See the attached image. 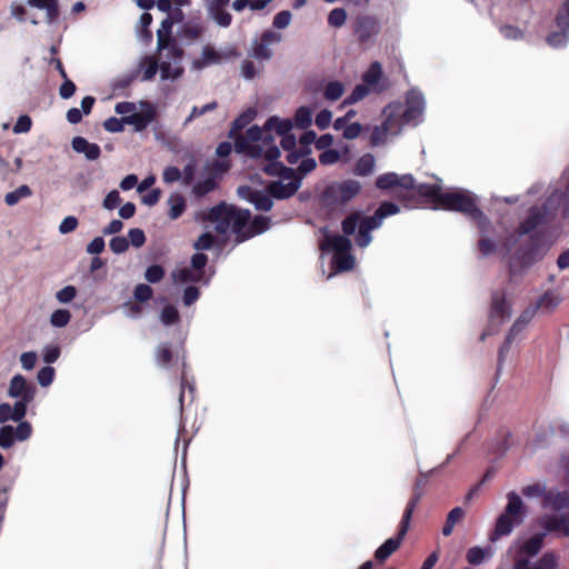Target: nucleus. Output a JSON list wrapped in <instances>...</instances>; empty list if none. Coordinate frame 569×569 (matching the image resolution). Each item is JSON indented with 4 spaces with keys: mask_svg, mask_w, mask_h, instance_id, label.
<instances>
[{
    "mask_svg": "<svg viewBox=\"0 0 569 569\" xmlns=\"http://www.w3.org/2000/svg\"><path fill=\"white\" fill-rule=\"evenodd\" d=\"M77 293L74 286H66L56 292V299L60 303H69L77 297Z\"/></svg>",
    "mask_w": 569,
    "mask_h": 569,
    "instance_id": "de8ad7c7",
    "label": "nucleus"
},
{
    "mask_svg": "<svg viewBox=\"0 0 569 569\" xmlns=\"http://www.w3.org/2000/svg\"><path fill=\"white\" fill-rule=\"evenodd\" d=\"M545 508L555 510L569 509V493L549 490L545 495Z\"/></svg>",
    "mask_w": 569,
    "mask_h": 569,
    "instance_id": "c85d7f7f",
    "label": "nucleus"
},
{
    "mask_svg": "<svg viewBox=\"0 0 569 569\" xmlns=\"http://www.w3.org/2000/svg\"><path fill=\"white\" fill-rule=\"evenodd\" d=\"M178 317L179 315L177 309L172 306H167L163 308L160 319L162 323L171 325L178 320Z\"/></svg>",
    "mask_w": 569,
    "mask_h": 569,
    "instance_id": "774afa93",
    "label": "nucleus"
},
{
    "mask_svg": "<svg viewBox=\"0 0 569 569\" xmlns=\"http://www.w3.org/2000/svg\"><path fill=\"white\" fill-rule=\"evenodd\" d=\"M332 121V112L328 109H323L321 110L317 117H316V126L321 129V130H325L327 129L330 123Z\"/></svg>",
    "mask_w": 569,
    "mask_h": 569,
    "instance_id": "052dcab7",
    "label": "nucleus"
},
{
    "mask_svg": "<svg viewBox=\"0 0 569 569\" xmlns=\"http://www.w3.org/2000/svg\"><path fill=\"white\" fill-rule=\"evenodd\" d=\"M128 241H130V243L136 248H140L146 241L144 232L139 228L130 229L128 232Z\"/></svg>",
    "mask_w": 569,
    "mask_h": 569,
    "instance_id": "680f3d73",
    "label": "nucleus"
},
{
    "mask_svg": "<svg viewBox=\"0 0 569 569\" xmlns=\"http://www.w3.org/2000/svg\"><path fill=\"white\" fill-rule=\"evenodd\" d=\"M361 190V184L357 180L348 179L333 182L327 187L323 198L330 204H345L352 200Z\"/></svg>",
    "mask_w": 569,
    "mask_h": 569,
    "instance_id": "ddd939ff",
    "label": "nucleus"
},
{
    "mask_svg": "<svg viewBox=\"0 0 569 569\" xmlns=\"http://www.w3.org/2000/svg\"><path fill=\"white\" fill-rule=\"evenodd\" d=\"M133 295L136 300L143 302L152 297V289L150 286L141 283L136 287Z\"/></svg>",
    "mask_w": 569,
    "mask_h": 569,
    "instance_id": "338daca9",
    "label": "nucleus"
},
{
    "mask_svg": "<svg viewBox=\"0 0 569 569\" xmlns=\"http://www.w3.org/2000/svg\"><path fill=\"white\" fill-rule=\"evenodd\" d=\"M509 316V307L501 293H496L492 297V306L490 311V323L499 325L506 317Z\"/></svg>",
    "mask_w": 569,
    "mask_h": 569,
    "instance_id": "a878e982",
    "label": "nucleus"
},
{
    "mask_svg": "<svg viewBox=\"0 0 569 569\" xmlns=\"http://www.w3.org/2000/svg\"><path fill=\"white\" fill-rule=\"evenodd\" d=\"M345 92V87L339 81H331L326 84L323 96L326 99L335 101L338 100Z\"/></svg>",
    "mask_w": 569,
    "mask_h": 569,
    "instance_id": "79ce46f5",
    "label": "nucleus"
},
{
    "mask_svg": "<svg viewBox=\"0 0 569 569\" xmlns=\"http://www.w3.org/2000/svg\"><path fill=\"white\" fill-rule=\"evenodd\" d=\"M214 187H216L214 178L209 177L202 181H198L193 187V192L197 196H203V194L210 192L211 190H213Z\"/></svg>",
    "mask_w": 569,
    "mask_h": 569,
    "instance_id": "603ef678",
    "label": "nucleus"
},
{
    "mask_svg": "<svg viewBox=\"0 0 569 569\" xmlns=\"http://www.w3.org/2000/svg\"><path fill=\"white\" fill-rule=\"evenodd\" d=\"M20 423L14 429V437L19 441H24L30 438L32 433V427L28 421H19Z\"/></svg>",
    "mask_w": 569,
    "mask_h": 569,
    "instance_id": "4d7b16f0",
    "label": "nucleus"
},
{
    "mask_svg": "<svg viewBox=\"0 0 569 569\" xmlns=\"http://www.w3.org/2000/svg\"><path fill=\"white\" fill-rule=\"evenodd\" d=\"M370 91H372V89L365 82L356 86L351 94L343 100L342 106L353 104L362 100L369 94Z\"/></svg>",
    "mask_w": 569,
    "mask_h": 569,
    "instance_id": "58836bf2",
    "label": "nucleus"
},
{
    "mask_svg": "<svg viewBox=\"0 0 569 569\" xmlns=\"http://www.w3.org/2000/svg\"><path fill=\"white\" fill-rule=\"evenodd\" d=\"M164 276V270L161 266L153 264L146 270L144 278L151 283L159 282Z\"/></svg>",
    "mask_w": 569,
    "mask_h": 569,
    "instance_id": "864d4df0",
    "label": "nucleus"
},
{
    "mask_svg": "<svg viewBox=\"0 0 569 569\" xmlns=\"http://www.w3.org/2000/svg\"><path fill=\"white\" fill-rule=\"evenodd\" d=\"M382 122L373 127L370 143L372 146H383L395 137L402 132L405 126H408L405 120L401 103H390L386 106L381 113Z\"/></svg>",
    "mask_w": 569,
    "mask_h": 569,
    "instance_id": "0eeeda50",
    "label": "nucleus"
},
{
    "mask_svg": "<svg viewBox=\"0 0 569 569\" xmlns=\"http://www.w3.org/2000/svg\"><path fill=\"white\" fill-rule=\"evenodd\" d=\"M213 20L221 27H228L231 23V14L223 10V8H217L214 10H208Z\"/></svg>",
    "mask_w": 569,
    "mask_h": 569,
    "instance_id": "3c124183",
    "label": "nucleus"
},
{
    "mask_svg": "<svg viewBox=\"0 0 569 569\" xmlns=\"http://www.w3.org/2000/svg\"><path fill=\"white\" fill-rule=\"evenodd\" d=\"M316 141H317V134H316L315 131H307V132H305L300 137L299 141H297L296 148H293L291 150H287V152H288V154H287L288 162L291 163V164H295V163H298L300 158H302L305 156H309L311 153L310 146L312 143L316 144Z\"/></svg>",
    "mask_w": 569,
    "mask_h": 569,
    "instance_id": "6ab92c4d",
    "label": "nucleus"
},
{
    "mask_svg": "<svg viewBox=\"0 0 569 569\" xmlns=\"http://www.w3.org/2000/svg\"><path fill=\"white\" fill-rule=\"evenodd\" d=\"M121 202L120 193L118 190L110 191L104 200H103V208L107 210H113L117 208Z\"/></svg>",
    "mask_w": 569,
    "mask_h": 569,
    "instance_id": "69168bd1",
    "label": "nucleus"
},
{
    "mask_svg": "<svg viewBox=\"0 0 569 569\" xmlns=\"http://www.w3.org/2000/svg\"><path fill=\"white\" fill-rule=\"evenodd\" d=\"M14 440V428L12 426H3L0 428V447L8 449L13 446Z\"/></svg>",
    "mask_w": 569,
    "mask_h": 569,
    "instance_id": "c03bdc74",
    "label": "nucleus"
},
{
    "mask_svg": "<svg viewBox=\"0 0 569 569\" xmlns=\"http://www.w3.org/2000/svg\"><path fill=\"white\" fill-rule=\"evenodd\" d=\"M207 256L203 253H196L191 258L189 267H178L172 272V280L176 284H186L189 282H208L209 278L204 279V266L207 264Z\"/></svg>",
    "mask_w": 569,
    "mask_h": 569,
    "instance_id": "f8f14e48",
    "label": "nucleus"
},
{
    "mask_svg": "<svg viewBox=\"0 0 569 569\" xmlns=\"http://www.w3.org/2000/svg\"><path fill=\"white\" fill-rule=\"evenodd\" d=\"M546 533H536L529 538H520L516 540L509 551L515 557V569H526L528 557H532L539 552L542 547Z\"/></svg>",
    "mask_w": 569,
    "mask_h": 569,
    "instance_id": "9b49d317",
    "label": "nucleus"
},
{
    "mask_svg": "<svg viewBox=\"0 0 569 569\" xmlns=\"http://www.w3.org/2000/svg\"><path fill=\"white\" fill-rule=\"evenodd\" d=\"M158 70V59L151 56H143L139 59L137 67L132 71L117 81L116 88H126L137 79L151 81Z\"/></svg>",
    "mask_w": 569,
    "mask_h": 569,
    "instance_id": "2eb2a0df",
    "label": "nucleus"
},
{
    "mask_svg": "<svg viewBox=\"0 0 569 569\" xmlns=\"http://www.w3.org/2000/svg\"><path fill=\"white\" fill-rule=\"evenodd\" d=\"M399 212V207L392 202H382L373 216H365L361 212H353L342 222L343 232L348 236L355 234L356 243L365 248L371 242L370 231L379 228L386 217Z\"/></svg>",
    "mask_w": 569,
    "mask_h": 569,
    "instance_id": "20e7f679",
    "label": "nucleus"
},
{
    "mask_svg": "<svg viewBox=\"0 0 569 569\" xmlns=\"http://www.w3.org/2000/svg\"><path fill=\"white\" fill-rule=\"evenodd\" d=\"M238 193L243 199H247L251 202L258 210L268 211L272 207V200L269 196L252 190L249 186H241L238 188Z\"/></svg>",
    "mask_w": 569,
    "mask_h": 569,
    "instance_id": "4be33fe9",
    "label": "nucleus"
},
{
    "mask_svg": "<svg viewBox=\"0 0 569 569\" xmlns=\"http://www.w3.org/2000/svg\"><path fill=\"white\" fill-rule=\"evenodd\" d=\"M539 521L547 532L569 537V515L543 516Z\"/></svg>",
    "mask_w": 569,
    "mask_h": 569,
    "instance_id": "412c9836",
    "label": "nucleus"
},
{
    "mask_svg": "<svg viewBox=\"0 0 569 569\" xmlns=\"http://www.w3.org/2000/svg\"><path fill=\"white\" fill-rule=\"evenodd\" d=\"M342 153L336 149H328L320 153L319 161L323 166H331L340 161Z\"/></svg>",
    "mask_w": 569,
    "mask_h": 569,
    "instance_id": "09e8293b",
    "label": "nucleus"
},
{
    "mask_svg": "<svg viewBox=\"0 0 569 569\" xmlns=\"http://www.w3.org/2000/svg\"><path fill=\"white\" fill-rule=\"evenodd\" d=\"M522 493L529 498L542 497V499H545V495L548 493V491L543 483L536 482V483L528 485L525 488H522ZM542 505L545 506V500H542Z\"/></svg>",
    "mask_w": 569,
    "mask_h": 569,
    "instance_id": "37998d69",
    "label": "nucleus"
},
{
    "mask_svg": "<svg viewBox=\"0 0 569 569\" xmlns=\"http://www.w3.org/2000/svg\"><path fill=\"white\" fill-rule=\"evenodd\" d=\"M376 187L380 190L391 191L402 199H406L408 193L416 191L419 196L432 202L436 208L470 213L481 232L489 224L482 212L478 210L476 198L467 190L451 189L442 191L439 184L425 183L416 187L411 174H398L396 172L380 174L376 180Z\"/></svg>",
    "mask_w": 569,
    "mask_h": 569,
    "instance_id": "f257e3e1",
    "label": "nucleus"
},
{
    "mask_svg": "<svg viewBox=\"0 0 569 569\" xmlns=\"http://www.w3.org/2000/svg\"><path fill=\"white\" fill-rule=\"evenodd\" d=\"M312 112L308 107H300L295 113V126L300 129H306L311 124Z\"/></svg>",
    "mask_w": 569,
    "mask_h": 569,
    "instance_id": "a19ab883",
    "label": "nucleus"
},
{
    "mask_svg": "<svg viewBox=\"0 0 569 569\" xmlns=\"http://www.w3.org/2000/svg\"><path fill=\"white\" fill-rule=\"evenodd\" d=\"M540 258H541V254H539L538 252H533V253L526 254L521 258L520 257L513 258L511 260L510 264H511L512 269H516V268H518V266H520V267L530 266L531 263L539 260Z\"/></svg>",
    "mask_w": 569,
    "mask_h": 569,
    "instance_id": "6e6d98bb",
    "label": "nucleus"
},
{
    "mask_svg": "<svg viewBox=\"0 0 569 569\" xmlns=\"http://www.w3.org/2000/svg\"><path fill=\"white\" fill-rule=\"evenodd\" d=\"M560 207L565 213H569V187L565 192L552 190L540 204L530 207L527 218L519 226V234H527L545 223Z\"/></svg>",
    "mask_w": 569,
    "mask_h": 569,
    "instance_id": "39448f33",
    "label": "nucleus"
},
{
    "mask_svg": "<svg viewBox=\"0 0 569 569\" xmlns=\"http://www.w3.org/2000/svg\"><path fill=\"white\" fill-rule=\"evenodd\" d=\"M507 506L496 520L489 540L496 542L501 537L509 536L513 528L521 525L525 518V505L518 493L511 491L507 495Z\"/></svg>",
    "mask_w": 569,
    "mask_h": 569,
    "instance_id": "6e6552de",
    "label": "nucleus"
},
{
    "mask_svg": "<svg viewBox=\"0 0 569 569\" xmlns=\"http://www.w3.org/2000/svg\"><path fill=\"white\" fill-rule=\"evenodd\" d=\"M238 56L239 53L237 49L232 46L223 49H216L214 47L207 44L203 47L200 57L193 59L191 68L193 70H201L212 64L223 63L224 61Z\"/></svg>",
    "mask_w": 569,
    "mask_h": 569,
    "instance_id": "4468645a",
    "label": "nucleus"
},
{
    "mask_svg": "<svg viewBox=\"0 0 569 569\" xmlns=\"http://www.w3.org/2000/svg\"><path fill=\"white\" fill-rule=\"evenodd\" d=\"M217 108V103L216 102H210V103H207L202 107H193L190 114L186 118L184 122H183V127H187L190 122H192L196 118L209 112V111H212Z\"/></svg>",
    "mask_w": 569,
    "mask_h": 569,
    "instance_id": "49530a36",
    "label": "nucleus"
},
{
    "mask_svg": "<svg viewBox=\"0 0 569 569\" xmlns=\"http://www.w3.org/2000/svg\"><path fill=\"white\" fill-rule=\"evenodd\" d=\"M495 553V548L491 546L479 547L475 546L468 549L466 553V559L470 565H481L485 561L489 560Z\"/></svg>",
    "mask_w": 569,
    "mask_h": 569,
    "instance_id": "cd10ccee",
    "label": "nucleus"
},
{
    "mask_svg": "<svg viewBox=\"0 0 569 569\" xmlns=\"http://www.w3.org/2000/svg\"><path fill=\"white\" fill-rule=\"evenodd\" d=\"M181 19V11L179 9L171 12V14L166 18L161 27L158 29V50H163V48L172 46L173 43H170L169 41V34L171 32L172 24L176 20Z\"/></svg>",
    "mask_w": 569,
    "mask_h": 569,
    "instance_id": "b1692460",
    "label": "nucleus"
},
{
    "mask_svg": "<svg viewBox=\"0 0 569 569\" xmlns=\"http://www.w3.org/2000/svg\"><path fill=\"white\" fill-rule=\"evenodd\" d=\"M376 168V159L372 154L366 153L360 157L355 166V174L366 177L371 174Z\"/></svg>",
    "mask_w": 569,
    "mask_h": 569,
    "instance_id": "7c9ffc66",
    "label": "nucleus"
},
{
    "mask_svg": "<svg viewBox=\"0 0 569 569\" xmlns=\"http://www.w3.org/2000/svg\"><path fill=\"white\" fill-rule=\"evenodd\" d=\"M257 166L267 174L278 178L276 181L268 182L266 188L276 198H288L292 196L300 187V178L296 176L292 169L283 167L277 160L254 159Z\"/></svg>",
    "mask_w": 569,
    "mask_h": 569,
    "instance_id": "423d86ee",
    "label": "nucleus"
},
{
    "mask_svg": "<svg viewBox=\"0 0 569 569\" xmlns=\"http://www.w3.org/2000/svg\"><path fill=\"white\" fill-rule=\"evenodd\" d=\"M30 7L44 10L48 23H52L59 16L58 0H28Z\"/></svg>",
    "mask_w": 569,
    "mask_h": 569,
    "instance_id": "c756f323",
    "label": "nucleus"
},
{
    "mask_svg": "<svg viewBox=\"0 0 569 569\" xmlns=\"http://www.w3.org/2000/svg\"><path fill=\"white\" fill-rule=\"evenodd\" d=\"M172 358V353L170 348L167 345H160L156 349V362L159 367L166 368L168 367L170 360Z\"/></svg>",
    "mask_w": 569,
    "mask_h": 569,
    "instance_id": "a18cd8bd",
    "label": "nucleus"
},
{
    "mask_svg": "<svg viewBox=\"0 0 569 569\" xmlns=\"http://www.w3.org/2000/svg\"><path fill=\"white\" fill-rule=\"evenodd\" d=\"M347 19V13L343 9L336 8L331 10L328 17V22L332 27H341Z\"/></svg>",
    "mask_w": 569,
    "mask_h": 569,
    "instance_id": "5fc2aeb1",
    "label": "nucleus"
},
{
    "mask_svg": "<svg viewBox=\"0 0 569 569\" xmlns=\"http://www.w3.org/2000/svg\"><path fill=\"white\" fill-rule=\"evenodd\" d=\"M426 101L423 94L412 89L408 92L406 106H402V112L408 126H418L423 121Z\"/></svg>",
    "mask_w": 569,
    "mask_h": 569,
    "instance_id": "f3484780",
    "label": "nucleus"
},
{
    "mask_svg": "<svg viewBox=\"0 0 569 569\" xmlns=\"http://www.w3.org/2000/svg\"><path fill=\"white\" fill-rule=\"evenodd\" d=\"M123 121L128 124L136 126L137 130H142L147 127L149 120L146 119L142 114L137 113L136 111L127 117H123Z\"/></svg>",
    "mask_w": 569,
    "mask_h": 569,
    "instance_id": "13d9d810",
    "label": "nucleus"
},
{
    "mask_svg": "<svg viewBox=\"0 0 569 569\" xmlns=\"http://www.w3.org/2000/svg\"><path fill=\"white\" fill-rule=\"evenodd\" d=\"M71 320V312L67 309H57L50 316V325L54 328H63Z\"/></svg>",
    "mask_w": 569,
    "mask_h": 569,
    "instance_id": "ea45409f",
    "label": "nucleus"
},
{
    "mask_svg": "<svg viewBox=\"0 0 569 569\" xmlns=\"http://www.w3.org/2000/svg\"><path fill=\"white\" fill-rule=\"evenodd\" d=\"M38 356L34 351L23 352L20 356V363L24 370H32L37 363Z\"/></svg>",
    "mask_w": 569,
    "mask_h": 569,
    "instance_id": "0e129e2a",
    "label": "nucleus"
},
{
    "mask_svg": "<svg viewBox=\"0 0 569 569\" xmlns=\"http://www.w3.org/2000/svg\"><path fill=\"white\" fill-rule=\"evenodd\" d=\"M558 559L555 553L546 552L532 566L527 562L526 569H556Z\"/></svg>",
    "mask_w": 569,
    "mask_h": 569,
    "instance_id": "4c0bfd02",
    "label": "nucleus"
},
{
    "mask_svg": "<svg viewBox=\"0 0 569 569\" xmlns=\"http://www.w3.org/2000/svg\"><path fill=\"white\" fill-rule=\"evenodd\" d=\"M561 297L555 291H548L537 302V307L546 311L555 309L561 302Z\"/></svg>",
    "mask_w": 569,
    "mask_h": 569,
    "instance_id": "c9c22d12",
    "label": "nucleus"
},
{
    "mask_svg": "<svg viewBox=\"0 0 569 569\" xmlns=\"http://www.w3.org/2000/svg\"><path fill=\"white\" fill-rule=\"evenodd\" d=\"M169 217L174 220L178 219L186 209V200L179 193H172L168 199Z\"/></svg>",
    "mask_w": 569,
    "mask_h": 569,
    "instance_id": "2f4dec72",
    "label": "nucleus"
},
{
    "mask_svg": "<svg viewBox=\"0 0 569 569\" xmlns=\"http://www.w3.org/2000/svg\"><path fill=\"white\" fill-rule=\"evenodd\" d=\"M140 26H141V30L139 31V38L140 40L144 41V42H149L152 34L151 32L148 31V27L151 24L152 22V17L150 13H142L141 17H140Z\"/></svg>",
    "mask_w": 569,
    "mask_h": 569,
    "instance_id": "8fccbe9b",
    "label": "nucleus"
},
{
    "mask_svg": "<svg viewBox=\"0 0 569 569\" xmlns=\"http://www.w3.org/2000/svg\"><path fill=\"white\" fill-rule=\"evenodd\" d=\"M293 122L290 119L270 117L263 128L253 126L247 130V136L236 142V151L244 153L251 159L277 160L280 157V150L270 136L274 131L281 137L280 143L283 150H291L297 146V139L290 133Z\"/></svg>",
    "mask_w": 569,
    "mask_h": 569,
    "instance_id": "f03ea898",
    "label": "nucleus"
},
{
    "mask_svg": "<svg viewBox=\"0 0 569 569\" xmlns=\"http://www.w3.org/2000/svg\"><path fill=\"white\" fill-rule=\"evenodd\" d=\"M381 74H382V71H381L380 63L373 62L370 66V68L362 76V80L372 90H376L378 88V83L381 78Z\"/></svg>",
    "mask_w": 569,
    "mask_h": 569,
    "instance_id": "72a5a7b5",
    "label": "nucleus"
},
{
    "mask_svg": "<svg viewBox=\"0 0 569 569\" xmlns=\"http://www.w3.org/2000/svg\"><path fill=\"white\" fill-rule=\"evenodd\" d=\"M54 378V369L52 367H44L38 372V381L40 386L48 387L52 383Z\"/></svg>",
    "mask_w": 569,
    "mask_h": 569,
    "instance_id": "e2e57ef3",
    "label": "nucleus"
},
{
    "mask_svg": "<svg viewBox=\"0 0 569 569\" xmlns=\"http://www.w3.org/2000/svg\"><path fill=\"white\" fill-rule=\"evenodd\" d=\"M31 194V189L27 184H22L16 190L8 192L4 196V202L12 207L16 206L21 199L29 198Z\"/></svg>",
    "mask_w": 569,
    "mask_h": 569,
    "instance_id": "f704fd0d",
    "label": "nucleus"
},
{
    "mask_svg": "<svg viewBox=\"0 0 569 569\" xmlns=\"http://www.w3.org/2000/svg\"><path fill=\"white\" fill-rule=\"evenodd\" d=\"M72 148L78 153H83L88 160H96L100 156V147L96 143L89 142L82 137L72 139Z\"/></svg>",
    "mask_w": 569,
    "mask_h": 569,
    "instance_id": "bb28decb",
    "label": "nucleus"
},
{
    "mask_svg": "<svg viewBox=\"0 0 569 569\" xmlns=\"http://www.w3.org/2000/svg\"><path fill=\"white\" fill-rule=\"evenodd\" d=\"M465 511L460 508H453L447 517L446 525L442 528L443 536H450L453 531V527L463 518Z\"/></svg>",
    "mask_w": 569,
    "mask_h": 569,
    "instance_id": "e433bc0d",
    "label": "nucleus"
},
{
    "mask_svg": "<svg viewBox=\"0 0 569 569\" xmlns=\"http://www.w3.org/2000/svg\"><path fill=\"white\" fill-rule=\"evenodd\" d=\"M182 57L183 51L177 44L159 50L158 69L161 80L174 81L182 77Z\"/></svg>",
    "mask_w": 569,
    "mask_h": 569,
    "instance_id": "9d476101",
    "label": "nucleus"
},
{
    "mask_svg": "<svg viewBox=\"0 0 569 569\" xmlns=\"http://www.w3.org/2000/svg\"><path fill=\"white\" fill-rule=\"evenodd\" d=\"M533 313H535L533 310L528 309L513 323L512 328L510 329L509 335L507 336L505 345L500 348V351H499V360L500 361L502 360L505 353L509 350V347H510L512 340L521 331H523L526 329V327L528 326V323L531 321Z\"/></svg>",
    "mask_w": 569,
    "mask_h": 569,
    "instance_id": "5701e85b",
    "label": "nucleus"
},
{
    "mask_svg": "<svg viewBox=\"0 0 569 569\" xmlns=\"http://www.w3.org/2000/svg\"><path fill=\"white\" fill-rule=\"evenodd\" d=\"M322 251H332V264L337 271H347L353 268L355 258L350 253L351 242L343 236L325 234L320 241Z\"/></svg>",
    "mask_w": 569,
    "mask_h": 569,
    "instance_id": "1a4fd4ad",
    "label": "nucleus"
},
{
    "mask_svg": "<svg viewBox=\"0 0 569 569\" xmlns=\"http://www.w3.org/2000/svg\"><path fill=\"white\" fill-rule=\"evenodd\" d=\"M208 220L214 223L219 233H233L238 241H243L256 234L262 233L269 228V219L258 216L252 221L248 210H241L232 206L220 204L210 210Z\"/></svg>",
    "mask_w": 569,
    "mask_h": 569,
    "instance_id": "7ed1b4c3",
    "label": "nucleus"
},
{
    "mask_svg": "<svg viewBox=\"0 0 569 569\" xmlns=\"http://www.w3.org/2000/svg\"><path fill=\"white\" fill-rule=\"evenodd\" d=\"M254 114L256 112L249 109L234 120L233 127L231 129V137L234 138V143L237 142L238 139L244 138L247 136V133L244 136H239L238 131L244 128L248 123H250L253 120Z\"/></svg>",
    "mask_w": 569,
    "mask_h": 569,
    "instance_id": "473e14b6",
    "label": "nucleus"
},
{
    "mask_svg": "<svg viewBox=\"0 0 569 569\" xmlns=\"http://www.w3.org/2000/svg\"><path fill=\"white\" fill-rule=\"evenodd\" d=\"M281 34L276 31H266L259 41L252 46V57L257 59H269L272 54L269 47L281 41Z\"/></svg>",
    "mask_w": 569,
    "mask_h": 569,
    "instance_id": "aec40b11",
    "label": "nucleus"
},
{
    "mask_svg": "<svg viewBox=\"0 0 569 569\" xmlns=\"http://www.w3.org/2000/svg\"><path fill=\"white\" fill-rule=\"evenodd\" d=\"M27 413V407L23 401H17L13 406L9 403L0 405V423L12 421H21Z\"/></svg>",
    "mask_w": 569,
    "mask_h": 569,
    "instance_id": "393cba45",
    "label": "nucleus"
},
{
    "mask_svg": "<svg viewBox=\"0 0 569 569\" xmlns=\"http://www.w3.org/2000/svg\"><path fill=\"white\" fill-rule=\"evenodd\" d=\"M109 246L114 253L120 254L128 250L129 241L124 237H114L110 240Z\"/></svg>",
    "mask_w": 569,
    "mask_h": 569,
    "instance_id": "bf43d9fd",
    "label": "nucleus"
},
{
    "mask_svg": "<svg viewBox=\"0 0 569 569\" xmlns=\"http://www.w3.org/2000/svg\"><path fill=\"white\" fill-rule=\"evenodd\" d=\"M37 393V387L33 382L28 381L22 375H16L11 378L8 395L11 398L23 401L24 406L31 402Z\"/></svg>",
    "mask_w": 569,
    "mask_h": 569,
    "instance_id": "a211bd4d",
    "label": "nucleus"
},
{
    "mask_svg": "<svg viewBox=\"0 0 569 569\" xmlns=\"http://www.w3.org/2000/svg\"><path fill=\"white\" fill-rule=\"evenodd\" d=\"M416 502H417V500H411L408 503L407 509H406L402 520H401L398 537L389 538L388 540L385 541L383 545H381L376 550L375 556H376L377 560H379V561L386 560L392 552H395L399 548L403 537L406 536V533L409 529V523L411 520V516H412Z\"/></svg>",
    "mask_w": 569,
    "mask_h": 569,
    "instance_id": "dca6fc26",
    "label": "nucleus"
}]
</instances>
